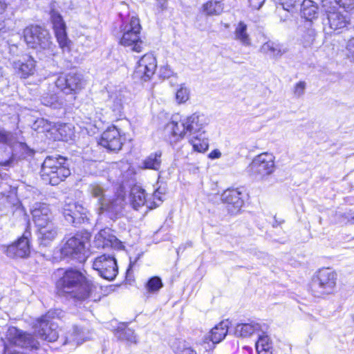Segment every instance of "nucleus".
Returning a JSON list of instances; mask_svg holds the SVG:
<instances>
[{
  "instance_id": "obj_1",
  "label": "nucleus",
  "mask_w": 354,
  "mask_h": 354,
  "mask_svg": "<svg viewBox=\"0 0 354 354\" xmlns=\"http://www.w3.org/2000/svg\"><path fill=\"white\" fill-rule=\"evenodd\" d=\"M96 287L76 269L66 270L57 282V293L75 301H82L91 297Z\"/></svg>"
},
{
  "instance_id": "obj_2",
  "label": "nucleus",
  "mask_w": 354,
  "mask_h": 354,
  "mask_svg": "<svg viewBox=\"0 0 354 354\" xmlns=\"http://www.w3.org/2000/svg\"><path fill=\"white\" fill-rule=\"evenodd\" d=\"M70 174L71 171L66 165V159L60 156L46 157L40 171L42 180L51 185H57Z\"/></svg>"
},
{
  "instance_id": "obj_3",
  "label": "nucleus",
  "mask_w": 354,
  "mask_h": 354,
  "mask_svg": "<svg viewBox=\"0 0 354 354\" xmlns=\"http://www.w3.org/2000/svg\"><path fill=\"white\" fill-rule=\"evenodd\" d=\"M24 37L27 45L37 50H49L54 55L55 46L51 41L49 32L39 26H30L24 30Z\"/></svg>"
},
{
  "instance_id": "obj_4",
  "label": "nucleus",
  "mask_w": 354,
  "mask_h": 354,
  "mask_svg": "<svg viewBox=\"0 0 354 354\" xmlns=\"http://www.w3.org/2000/svg\"><path fill=\"white\" fill-rule=\"evenodd\" d=\"M337 282V274L330 268L319 270L312 282V291L317 297L333 294Z\"/></svg>"
},
{
  "instance_id": "obj_5",
  "label": "nucleus",
  "mask_w": 354,
  "mask_h": 354,
  "mask_svg": "<svg viewBox=\"0 0 354 354\" xmlns=\"http://www.w3.org/2000/svg\"><path fill=\"white\" fill-rule=\"evenodd\" d=\"M326 14L324 30L326 34L339 33L349 24V18L345 10L337 6H330L326 10Z\"/></svg>"
},
{
  "instance_id": "obj_6",
  "label": "nucleus",
  "mask_w": 354,
  "mask_h": 354,
  "mask_svg": "<svg viewBox=\"0 0 354 354\" xmlns=\"http://www.w3.org/2000/svg\"><path fill=\"white\" fill-rule=\"evenodd\" d=\"M88 242V236L80 234L69 238L61 249V253L65 257L84 261L86 258V244Z\"/></svg>"
},
{
  "instance_id": "obj_7",
  "label": "nucleus",
  "mask_w": 354,
  "mask_h": 354,
  "mask_svg": "<svg viewBox=\"0 0 354 354\" xmlns=\"http://www.w3.org/2000/svg\"><path fill=\"white\" fill-rule=\"evenodd\" d=\"M274 170V157L268 153L257 156L248 167V172L256 178H263Z\"/></svg>"
},
{
  "instance_id": "obj_8",
  "label": "nucleus",
  "mask_w": 354,
  "mask_h": 354,
  "mask_svg": "<svg viewBox=\"0 0 354 354\" xmlns=\"http://www.w3.org/2000/svg\"><path fill=\"white\" fill-rule=\"evenodd\" d=\"M52 314L48 312L41 316L34 326L37 336L49 342H55L59 337L58 325L53 321Z\"/></svg>"
},
{
  "instance_id": "obj_9",
  "label": "nucleus",
  "mask_w": 354,
  "mask_h": 354,
  "mask_svg": "<svg viewBox=\"0 0 354 354\" xmlns=\"http://www.w3.org/2000/svg\"><path fill=\"white\" fill-rule=\"evenodd\" d=\"M85 85L82 75L75 72L60 74L55 81V86L66 95L76 94Z\"/></svg>"
},
{
  "instance_id": "obj_10",
  "label": "nucleus",
  "mask_w": 354,
  "mask_h": 354,
  "mask_svg": "<svg viewBox=\"0 0 354 354\" xmlns=\"http://www.w3.org/2000/svg\"><path fill=\"white\" fill-rule=\"evenodd\" d=\"M93 268L102 277L109 281L114 279L118 274L116 260L111 255L103 254L95 258Z\"/></svg>"
},
{
  "instance_id": "obj_11",
  "label": "nucleus",
  "mask_w": 354,
  "mask_h": 354,
  "mask_svg": "<svg viewBox=\"0 0 354 354\" xmlns=\"http://www.w3.org/2000/svg\"><path fill=\"white\" fill-rule=\"evenodd\" d=\"M125 205L124 194L119 192L102 202V206H100L97 210L98 214L106 212L111 219H114L122 214Z\"/></svg>"
},
{
  "instance_id": "obj_12",
  "label": "nucleus",
  "mask_w": 354,
  "mask_h": 354,
  "mask_svg": "<svg viewBox=\"0 0 354 354\" xmlns=\"http://www.w3.org/2000/svg\"><path fill=\"white\" fill-rule=\"evenodd\" d=\"M8 340L12 344L27 349H37L39 342L32 335L25 333L16 327H10L6 333Z\"/></svg>"
},
{
  "instance_id": "obj_13",
  "label": "nucleus",
  "mask_w": 354,
  "mask_h": 354,
  "mask_svg": "<svg viewBox=\"0 0 354 354\" xmlns=\"http://www.w3.org/2000/svg\"><path fill=\"white\" fill-rule=\"evenodd\" d=\"M157 62L153 55L147 53L143 55L138 62L133 73L135 79L148 81L154 75Z\"/></svg>"
},
{
  "instance_id": "obj_14",
  "label": "nucleus",
  "mask_w": 354,
  "mask_h": 354,
  "mask_svg": "<svg viewBox=\"0 0 354 354\" xmlns=\"http://www.w3.org/2000/svg\"><path fill=\"white\" fill-rule=\"evenodd\" d=\"M62 214L66 221L75 226L88 221L87 209L77 203L65 204Z\"/></svg>"
},
{
  "instance_id": "obj_15",
  "label": "nucleus",
  "mask_w": 354,
  "mask_h": 354,
  "mask_svg": "<svg viewBox=\"0 0 354 354\" xmlns=\"http://www.w3.org/2000/svg\"><path fill=\"white\" fill-rule=\"evenodd\" d=\"M100 144L110 151L120 150L122 142L119 130L115 127H109L102 133Z\"/></svg>"
},
{
  "instance_id": "obj_16",
  "label": "nucleus",
  "mask_w": 354,
  "mask_h": 354,
  "mask_svg": "<svg viewBox=\"0 0 354 354\" xmlns=\"http://www.w3.org/2000/svg\"><path fill=\"white\" fill-rule=\"evenodd\" d=\"M32 219L37 226H44L53 222L52 212L46 203H36L31 211Z\"/></svg>"
},
{
  "instance_id": "obj_17",
  "label": "nucleus",
  "mask_w": 354,
  "mask_h": 354,
  "mask_svg": "<svg viewBox=\"0 0 354 354\" xmlns=\"http://www.w3.org/2000/svg\"><path fill=\"white\" fill-rule=\"evenodd\" d=\"M185 122V129L189 136L200 134L204 133L203 129L207 124V120L204 115L197 113L184 119ZM198 139V135L194 137Z\"/></svg>"
},
{
  "instance_id": "obj_18",
  "label": "nucleus",
  "mask_w": 354,
  "mask_h": 354,
  "mask_svg": "<svg viewBox=\"0 0 354 354\" xmlns=\"http://www.w3.org/2000/svg\"><path fill=\"white\" fill-rule=\"evenodd\" d=\"M95 245L98 248H113L120 250L123 248L122 242L110 232V230L104 229L99 232L95 236Z\"/></svg>"
},
{
  "instance_id": "obj_19",
  "label": "nucleus",
  "mask_w": 354,
  "mask_h": 354,
  "mask_svg": "<svg viewBox=\"0 0 354 354\" xmlns=\"http://www.w3.org/2000/svg\"><path fill=\"white\" fill-rule=\"evenodd\" d=\"M242 193L238 189H227L222 194V200L228 205V211L231 214L238 213L243 205Z\"/></svg>"
},
{
  "instance_id": "obj_20",
  "label": "nucleus",
  "mask_w": 354,
  "mask_h": 354,
  "mask_svg": "<svg viewBox=\"0 0 354 354\" xmlns=\"http://www.w3.org/2000/svg\"><path fill=\"white\" fill-rule=\"evenodd\" d=\"M6 253L11 258H26L30 253L29 241L24 235L17 243L7 247Z\"/></svg>"
},
{
  "instance_id": "obj_21",
  "label": "nucleus",
  "mask_w": 354,
  "mask_h": 354,
  "mask_svg": "<svg viewBox=\"0 0 354 354\" xmlns=\"http://www.w3.org/2000/svg\"><path fill=\"white\" fill-rule=\"evenodd\" d=\"M265 324H261L256 321H250L248 323L239 324L236 325L234 334L237 337H248L254 333H261L266 329Z\"/></svg>"
},
{
  "instance_id": "obj_22",
  "label": "nucleus",
  "mask_w": 354,
  "mask_h": 354,
  "mask_svg": "<svg viewBox=\"0 0 354 354\" xmlns=\"http://www.w3.org/2000/svg\"><path fill=\"white\" fill-rule=\"evenodd\" d=\"M12 67L15 72L21 78L26 79L34 74L35 71V61L31 57H28L24 60L14 61Z\"/></svg>"
},
{
  "instance_id": "obj_23",
  "label": "nucleus",
  "mask_w": 354,
  "mask_h": 354,
  "mask_svg": "<svg viewBox=\"0 0 354 354\" xmlns=\"http://www.w3.org/2000/svg\"><path fill=\"white\" fill-rule=\"evenodd\" d=\"M52 22L57 40L61 48L67 46L68 38L66 32V25L60 15L54 13L52 15Z\"/></svg>"
},
{
  "instance_id": "obj_24",
  "label": "nucleus",
  "mask_w": 354,
  "mask_h": 354,
  "mask_svg": "<svg viewBox=\"0 0 354 354\" xmlns=\"http://www.w3.org/2000/svg\"><path fill=\"white\" fill-rule=\"evenodd\" d=\"M120 44L124 46H131L132 50L140 53L142 50V41L140 38V33L122 32Z\"/></svg>"
},
{
  "instance_id": "obj_25",
  "label": "nucleus",
  "mask_w": 354,
  "mask_h": 354,
  "mask_svg": "<svg viewBox=\"0 0 354 354\" xmlns=\"http://www.w3.org/2000/svg\"><path fill=\"white\" fill-rule=\"evenodd\" d=\"M165 131L172 135L175 138L174 141H178L183 138L187 133L185 129V122L184 120L180 122L174 121L169 122L165 127Z\"/></svg>"
},
{
  "instance_id": "obj_26",
  "label": "nucleus",
  "mask_w": 354,
  "mask_h": 354,
  "mask_svg": "<svg viewBox=\"0 0 354 354\" xmlns=\"http://www.w3.org/2000/svg\"><path fill=\"white\" fill-rule=\"evenodd\" d=\"M227 328V324L221 322L211 330L208 337H205V340L209 339L214 344L219 343L226 336Z\"/></svg>"
},
{
  "instance_id": "obj_27",
  "label": "nucleus",
  "mask_w": 354,
  "mask_h": 354,
  "mask_svg": "<svg viewBox=\"0 0 354 354\" xmlns=\"http://www.w3.org/2000/svg\"><path fill=\"white\" fill-rule=\"evenodd\" d=\"M130 202L134 209H138L146 203V194L144 189L138 186H134L131 189Z\"/></svg>"
},
{
  "instance_id": "obj_28",
  "label": "nucleus",
  "mask_w": 354,
  "mask_h": 354,
  "mask_svg": "<svg viewBox=\"0 0 354 354\" xmlns=\"http://www.w3.org/2000/svg\"><path fill=\"white\" fill-rule=\"evenodd\" d=\"M234 39L245 46H251V38L248 32V26L243 21H239L234 32Z\"/></svg>"
},
{
  "instance_id": "obj_29",
  "label": "nucleus",
  "mask_w": 354,
  "mask_h": 354,
  "mask_svg": "<svg viewBox=\"0 0 354 354\" xmlns=\"http://www.w3.org/2000/svg\"><path fill=\"white\" fill-rule=\"evenodd\" d=\"M40 234V239L44 244L52 241L57 236V230L53 222L44 226H37Z\"/></svg>"
},
{
  "instance_id": "obj_30",
  "label": "nucleus",
  "mask_w": 354,
  "mask_h": 354,
  "mask_svg": "<svg viewBox=\"0 0 354 354\" xmlns=\"http://www.w3.org/2000/svg\"><path fill=\"white\" fill-rule=\"evenodd\" d=\"M161 157L162 152L160 151L151 153L142 161V166L141 167L142 169L158 171L162 164Z\"/></svg>"
},
{
  "instance_id": "obj_31",
  "label": "nucleus",
  "mask_w": 354,
  "mask_h": 354,
  "mask_svg": "<svg viewBox=\"0 0 354 354\" xmlns=\"http://www.w3.org/2000/svg\"><path fill=\"white\" fill-rule=\"evenodd\" d=\"M301 12L302 17L307 20H312L317 17L318 7L312 0H304L301 3Z\"/></svg>"
},
{
  "instance_id": "obj_32",
  "label": "nucleus",
  "mask_w": 354,
  "mask_h": 354,
  "mask_svg": "<svg viewBox=\"0 0 354 354\" xmlns=\"http://www.w3.org/2000/svg\"><path fill=\"white\" fill-rule=\"evenodd\" d=\"M261 50L272 57H281L286 52L280 44L272 41H268L263 44Z\"/></svg>"
},
{
  "instance_id": "obj_33",
  "label": "nucleus",
  "mask_w": 354,
  "mask_h": 354,
  "mask_svg": "<svg viewBox=\"0 0 354 354\" xmlns=\"http://www.w3.org/2000/svg\"><path fill=\"white\" fill-rule=\"evenodd\" d=\"M256 350L258 354H272V346L268 335L263 333L259 334V339L256 342Z\"/></svg>"
},
{
  "instance_id": "obj_34",
  "label": "nucleus",
  "mask_w": 354,
  "mask_h": 354,
  "mask_svg": "<svg viewBox=\"0 0 354 354\" xmlns=\"http://www.w3.org/2000/svg\"><path fill=\"white\" fill-rule=\"evenodd\" d=\"M41 103L53 109H59L62 106L63 101L54 93L46 92L41 97Z\"/></svg>"
},
{
  "instance_id": "obj_35",
  "label": "nucleus",
  "mask_w": 354,
  "mask_h": 354,
  "mask_svg": "<svg viewBox=\"0 0 354 354\" xmlns=\"http://www.w3.org/2000/svg\"><path fill=\"white\" fill-rule=\"evenodd\" d=\"M16 143L17 138L15 133L0 127V144L12 148Z\"/></svg>"
},
{
  "instance_id": "obj_36",
  "label": "nucleus",
  "mask_w": 354,
  "mask_h": 354,
  "mask_svg": "<svg viewBox=\"0 0 354 354\" xmlns=\"http://www.w3.org/2000/svg\"><path fill=\"white\" fill-rule=\"evenodd\" d=\"M140 20L136 17H132L129 21H124L120 26L122 32L140 33Z\"/></svg>"
},
{
  "instance_id": "obj_37",
  "label": "nucleus",
  "mask_w": 354,
  "mask_h": 354,
  "mask_svg": "<svg viewBox=\"0 0 354 354\" xmlns=\"http://www.w3.org/2000/svg\"><path fill=\"white\" fill-rule=\"evenodd\" d=\"M13 153L12 148L8 146L0 147V165L4 167L12 166L13 162Z\"/></svg>"
},
{
  "instance_id": "obj_38",
  "label": "nucleus",
  "mask_w": 354,
  "mask_h": 354,
  "mask_svg": "<svg viewBox=\"0 0 354 354\" xmlns=\"http://www.w3.org/2000/svg\"><path fill=\"white\" fill-rule=\"evenodd\" d=\"M171 348L176 354H196V352L188 346L185 342L180 339H175L171 343Z\"/></svg>"
},
{
  "instance_id": "obj_39",
  "label": "nucleus",
  "mask_w": 354,
  "mask_h": 354,
  "mask_svg": "<svg viewBox=\"0 0 354 354\" xmlns=\"http://www.w3.org/2000/svg\"><path fill=\"white\" fill-rule=\"evenodd\" d=\"M89 192L93 197L98 200L99 205L102 206V202H104L106 198V191L104 187L99 184L93 183L89 186Z\"/></svg>"
},
{
  "instance_id": "obj_40",
  "label": "nucleus",
  "mask_w": 354,
  "mask_h": 354,
  "mask_svg": "<svg viewBox=\"0 0 354 354\" xmlns=\"http://www.w3.org/2000/svg\"><path fill=\"white\" fill-rule=\"evenodd\" d=\"M223 8L221 2L209 1L203 5V12L207 15H218L223 12Z\"/></svg>"
},
{
  "instance_id": "obj_41",
  "label": "nucleus",
  "mask_w": 354,
  "mask_h": 354,
  "mask_svg": "<svg viewBox=\"0 0 354 354\" xmlns=\"http://www.w3.org/2000/svg\"><path fill=\"white\" fill-rule=\"evenodd\" d=\"M163 286L162 280L158 277H153L149 279L145 285V288L148 292L155 293Z\"/></svg>"
},
{
  "instance_id": "obj_42",
  "label": "nucleus",
  "mask_w": 354,
  "mask_h": 354,
  "mask_svg": "<svg viewBox=\"0 0 354 354\" xmlns=\"http://www.w3.org/2000/svg\"><path fill=\"white\" fill-rule=\"evenodd\" d=\"M189 92L188 89L183 86H180L176 93V99L179 104L185 102L189 99Z\"/></svg>"
},
{
  "instance_id": "obj_43",
  "label": "nucleus",
  "mask_w": 354,
  "mask_h": 354,
  "mask_svg": "<svg viewBox=\"0 0 354 354\" xmlns=\"http://www.w3.org/2000/svg\"><path fill=\"white\" fill-rule=\"evenodd\" d=\"M339 5L343 10L353 11L354 12V0H338L336 1V5Z\"/></svg>"
},
{
  "instance_id": "obj_44",
  "label": "nucleus",
  "mask_w": 354,
  "mask_h": 354,
  "mask_svg": "<svg viewBox=\"0 0 354 354\" xmlns=\"http://www.w3.org/2000/svg\"><path fill=\"white\" fill-rule=\"evenodd\" d=\"M306 87L305 82L301 81L295 84L293 88V93L295 97H300L304 94V91Z\"/></svg>"
},
{
  "instance_id": "obj_45",
  "label": "nucleus",
  "mask_w": 354,
  "mask_h": 354,
  "mask_svg": "<svg viewBox=\"0 0 354 354\" xmlns=\"http://www.w3.org/2000/svg\"><path fill=\"white\" fill-rule=\"evenodd\" d=\"M19 147L21 151V156L23 158H25L27 156H31L34 154V151L29 148L26 143L19 142Z\"/></svg>"
},
{
  "instance_id": "obj_46",
  "label": "nucleus",
  "mask_w": 354,
  "mask_h": 354,
  "mask_svg": "<svg viewBox=\"0 0 354 354\" xmlns=\"http://www.w3.org/2000/svg\"><path fill=\"white\" fill-rule=\"evenodd\" d=\"M123 338L130 343H137L136 335H135L134 332L129 328L124 330V331L123 332Z\"/></svg>"
},
{
  "instance_id": "obj_47",
  "label": "nucleus",
  "mask_w": 354,
  "mask_h": 354,
  "mask_svg": "<svg viewBox=\"0 0 354 354\" xmlns=\"http://www.w3.org/2000/svg\"><path fill=\"white\" fill-rule=\"evenodd\" d=\"M346 49L347 57L354 62V38L348 40Z\"/></svg>"
},
{
  "instance_id": "obj_48",
  "label": "nucleus",
  "mask_w": 354,
  "mask_h": 354,
  "mask_svg": "<svg viewBox=\"0 0 354 354\" xmlns=\"http://www.w3.org/2000/svg\"><path fill=\"white\" fill-rule=\"evenodd\" d=\"M191 143L193 146V148L194 151L202 152L206 151L207 146L206 144H202V143H196L194 142L193 140L191 141Z\"/></svg>"
},
{
  "instance_id": "obj_49",
  "label": "nucleus",
  "mask_w": 354,
  "mask_h": 354,
  "mask_svg": "<svg viewBox=\"0 0 354 354\" xmlns=\"http://www.w3.org/2000/svg\"><path fill=\"white\" fill-rule=\"evenodd\" d=\"M221 156V153L218 149H214L209 154V158L212 159L219 158Z\"/></svg>"
},
{
  "instance_id": "obj_50",
  "label": "nucleus",
  "mask_w": 354,
  "mask_h": 354,
  "mask_svg": "<svg viewBox=\"0 0 354 354\" xmlns=\"http://www.w3.org/2000/svg\"><path fill=\"white\" fill-rule=\"evenodd\" d=\"M46 123V121H45L44 119H38L35 121V122L33 124V128L36 129L37 128H39L40 127H44Z\"/></svg>"
},
{
  "instance_id": "obj_51",
  "label": "nucleus",
  "mask_w": 354,
  "mask_h": 354,
  "mask_svg": "<svg viewBox=\"0 0 354 354\" xmlns=\"http://www.w3.org/2000/svg\"><path fill=\"white\" fill-rule=\"evenodd\" d=\"M157 6L162 10H164L167 6V0H157Z\"/></svg>"
},
{
  "instance_id": "obj_52",
  "label": "nucleus",
  "mask_w": 354,
  "mask_h": 354,
  "mask_svg": "<svg viewBox=\"0 0 354 354\" xmlns=\"http://www.w3.org/2000/svg\"><path fill=\"white\" fill-rule=\"evenodd\" d=\"M281 3L285 6L286 5L288 7H292L295 6V3L297 0H280Z\"/></svg>"
},
{
  "instance_id": "obj_53",
  "label": "nucleus",
  "mask_w": 354,
  "mask_h": 354,
  "mask_svg": "<svg viewBox=\"0 0 354 354\" xmlns=\"http://www.w3.org/2000/svg\"><path fill=\"white\" fill-rule=\"evenodd\" d=\"M122 104L121 100H118L114 105V108H113L114 111H119L122 108Z\"/></svg>"
},
{
  "instance_id": "obj_54",
  "label": "nucleus",
  "mask_w": 354,
  "mask_h": 354,
  "mask_svg": "<svg viewBox=\"0 0 354 354\" xmlns=\"http://www.w3.org/2000/svg\"><path fill=\"white\" fill-rule=\"evenodd\" d=\"M5 32V25L3 21H0V37L1 34Z\"/></svg>"
},
{
  "instance_id": "obj_55",
  "label": "nucleus",
  "mask_w": 354,
  "mask_h": 354,
  "mask_svg": "<svg viewBox=\"0 0 354 354\" xmlns=\"http://www.w3.org/2000/svg\"><path fill=\"white\" fill-rule=\"evenodd\" d=\"M274 220H275V223L273 224V227H277L278 225L282 223L283 221H279V220H277L276 216H274Z\"/></svg>"
},
{
  "instance_id": "obj_56",
  "label": "nucleus",
  "mask_w": 354,
  "mask_h": 354,
  "mask_svg": "<svg viewBox=\"0 0 354 354\" xmlns=\"http://www.w3.org/2000/svg\"><path fill=\"white\" fill-rule=\"evenodd\" d=\"M75 333H76L77 334H78V333H80V331H79V330H78L77 327H75Z\"/></svg>"
},
{
  "instance_id": "obj_57",
  "label": "nucleus",
  "mask_w": 354,
  "mask_h": 354,
  "mask_svg": "<svg viewBox=\"0 0 354 354\" xmlns=\"http://www.w3.org/2000/svg\"><path fill=\"white\" fill-rule=\"evenodd\" d=\"M131 266H132V264H131V263L129 264V268L128 269V271L130 270V268H131Z\"/></svg>"
}]
</instances>
